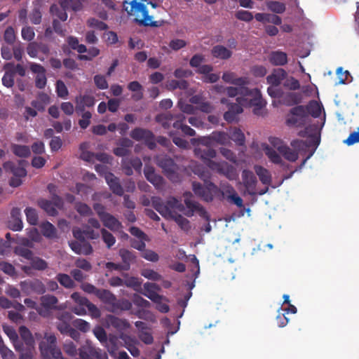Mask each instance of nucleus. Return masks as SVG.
I'll use <instances>...</instances> for the list:
<instances>
[{
  "label": "nucleus",
  "mask_w": 359,
  "mask_h": 359,
  "mask_svg": "<svg viewBox=\"0 0 359 359\" xmlns=\"http://www.w3.org/2000/svg\"><path fill=\"white\" fill-rule=\"evenodd\" d=\"M128 5L130 6V9H128V6H126L124 4L125 10L129 15H136L137 17H140V19H135V20L138 22L140 25L154 27H157L162 25L159 21L151 20V16L149 15L147 8L144 4L137 2L136 0H133L130 4H128Z\"/></svg>",
  "instance_id": "obj_4"
},
{
  "label": "nucleus",
  "mask_w": 359,
  "mask_h": 359,
  "mask_svg": "<svg viewBox=\"0 0 359 359\" xmlns=\"http://www.w3.org/2000/svg\"><path fill=\"white\" fill-rule=\"evenodd\" d=\"M67 42L72 49L76 50L79 53H83L87 51L86 46L83 44H79V40L76 37L70 36L67 37Z\"/></svg>",
  "instance_id": "obj_48"
},
{
  "label": "nucleus",
  "mask_w": 359,
  "mask_h": 359,
  "mask_svg": "<svg viewBox=\"0 0 359 359\" xmlns=\"http://www.w3.org/2000/svg\"><path fill=\"white\" fill-rule=\"evenodd\" d=\"M39 349L41 355H51L53 358L57 356V352H61L57 346V339L53 334H45L43 340L39 344Z\"/></svg>",
  "instance_id": "obj_10"
},
{
  "label": "nucleus",
  "mask_w": 359,
  "mask_h": 359,
  "mask_svg": "<svg viewBox=\"0 0 359 359\" xmlns=\"http://www.w3.org/2000/svg\"><path fill=\"white\" fill-rule=\"evenodd\" d=\"M304 109L308 114V118L310 119V116L314 118H318L321 114V106L317 101L312 100L304 107Z\"/></svg>",
  "instance_id": "obj_37"
},
{
  "label": "nucleus",
  "mask_w": 359,
  "mask_h": 359,
  "mask_svg": "<svg viewBox=\"0 0 359 359\" xmlns=\"http://www.w3.org/2000/svg\"><path fill=\"white\" fill-rule=\"evenodd\" d=\"M67 8H65L61 6L60 7L57 4H53L50 7V13L62 21H66L67 19Z\"/></svg>",
  "instance_id": "obj_47"
},
{
  "label": "nucleus",
  "mask_w": 359,
  "mask_h": 359,
  "mask_svg": "<svg viewBox=\"0 0 359 359\" xmlns=\"http://www.w3.org/2000/svg\"><path fill=\"white\" fill-rule=\"evenodd\" d=\"M156 164L163 169L166 177L173 182L179 180L177 173V165L174 160L167 155H159L156 157Z\"/></svg>",
  "instance_id": "obj_6"
},
{
  "label": "nucleus",
  "mask_w": 359,
  "mask_h": 359,
  "mask_svg": "<svg viewBox=\"0 0 359 359\" xmlns=\"http://www.w3.org/2000/svg\"><path fill=\"white\" fill-rule=\"evenodd\" d=\"M337 74L339 79L338 83L345 84L349 83L352 80V77L348 70H344L342 67L337 69Z\"/></svg>",
  "instance_id": "obj_56"
},
{
  "label": "nucleus",
  "mask_w": 359,
  "mask_h": 359,
  "mask_svg": "<svg viewBox=\"0 0 359 359\" xmlns=\"http://www.w3.org/2000/svg\"><path fill=\"white\" fill-rule=\"evenodd\" d=\"M144 292H142L143 295L151 299L153 302H157L159 299H165L163 296L158 294L156 292L160 290L159 285L154 283L147 282L144 284Z\"/></svg>",
  "instance_id": "obj_17"
},
{
  "label": "nucleus",
  "mask_w": 359,
  "mask_h": 359,
  "mask_svg": "<svg viewBox=\"0 0 359 359\" xmlns=\"http://www.w3.org/2000/svg\"><path fill=\"white\" fill-rule=\"evenodd\" d=\"M271 97L277 98L278 102L287 106L300 103L302 95L300 92L295 91H267Z\"/></svg>",
  "instance_id": "obj_7"
},
{
  "label": "nucleus",
  "mask_w": 359,
  "mask_h": 359,
  "mask_svg": "<svg viewBox=\"0 0 359 359\" xmlns=\"http://www.w3.org/2000/svg\"><path fill=\"white\" fill-rule=\"evenodd\" d=\"M212 139H213L215 143H217L221 145H226L230 143L229 135L222 131H216L212 133Z\"/></svg>",
  "instance_id": "obj_42"
},
{
  "label": "nucleus",
  "mask_w": 359,
  "mask_h": 359,
  "mask_svg": "<svg viewBox=\"0 0 359 359\" xmlns=\"http://www.w3.org/2000/svg\"><path fill=\"white\" fill-rule=\"evenodd\" d=\"M287 76V73L283 69H274L272 72L267 76L266 81L267 83L271 86L278 87L283 82Z\"/></svg>",
  "instance_id": "obj_19"
},
{
  "label": "nucleus",
  "mask_w": 359,
  "mask_h": 359,
  "mask_svg": "<svg viewBox=\"0 0 359 359\" xmlns=\"http://www.w3.org/2000/svg\"><path fill=\"white\" fill-rule=\"evenodd\" d=\"M118 255L121 257L123 265L124 266V271H128L130 264L135 262L136 256L135 253L125 248H121L118 251Z\"/></svg>",
  "instance_id": "obj_28"
},
{
  "label": "nucleus",
  "mask_w": 359,
  "mask_h": 359,
  "mask_svg": "<svg viewBox=\"0 0 359 359\" xmlns=\"http://www.w3.org/2000/svg\"><path fill=\"white\" fill-rule=\"evenodd\" d=\"M230 139L239 146L245 144V137L241 129L234 128L230 131Z\"/></svg>",
  "instance_id": "obj_45"
},
{
  "label": "nucleus",
  "mask_w": 359,
  "mask_h": 359,
  "mask_svg": "<svg viewBox=\"0 0 359 359\" xmlns=\"http://www.w3.org/2000/svg\"><path fill=\"white\" fill-rule=\"evenodd\" d=\"M4 69L11 71L13 75H15V74H18L20 76H24L26 73V69L23 65L20 64L15 65L13 62L6 63L4 66Z\"/></svg>",
  "instance_id": "obj_49"
},
{
  "label": "nucleus",
  "mask_w": 359,
  "mask_h": 359,
  "mask_svg": "<svg viewBox=\"0 0 359 359\" xmlns=\"http://www.w3.org/2000/svg\"><path fill=\"white\" fill-rule=\"evenodd\" d=\"M76 111L77 114L83 112L86 107H92L95 104V98L89 95H80L76 98Z\"/></svg>",
  "instance_id": "obj_23"
},
{
  "label": "nucleus",
  "mask_w": 359,
  "mask_h": 359,
  "mask_svg": "<svg viewBox=\"0 0 359 359\" xmlns=\"http://www.w3.org/2000/svg\"><path fill=\"white\" fill-rule=\"evenodd\" d=\"M105 180L111 191L116 195L121 196L123 195V189L120 184L119 179L111 172H107L104 176Z\"/></svg>",
  "instance_id": "obj_20"
},
{
  "label": "nucleus",
  "mask_w": 359,
  "mask_h": 359,
  "mask_svg": "<svg viewBox=\"0 0 359 359\" xmlns=\"http://www.w3.org/2000/svg\"><path fill=\"white\" fill-rule=\"evenodd\" d=\"M4 41L10 45H12L15 43L16 39V34L15 30L13 27H8L4 34Z\"/></svg>",
  "instance_id": "obj_62"
},
{
  "label": "nucleus",
  "mask_w": 359,
  "mask_h": 359,
  "mask_svg": "<svg viewBox=\"0 0 359 359\" xmlns=\"http://www.w3.org/2000/svg\"><path fill=\"white\" fill-rule=\"evenodd\" d=\"M242 183L249 195L255 196L257 194L256 191V185L257 180L254 173L249 170H243L241 174Z\"/></svg>",
  "instance_id": "obj_15"
},
{
  "label": "nucleus",
  "mask_w": 359,
  "mask_h": 359,
  "mask_svg": "<svg viewBox=\"0 0 359 359\" xmlns=\"http://www.w3.org/2000/svg\"><path fill=\"white\" fill-rule=\"evenodd\" d=\"M56 280L61 285L67 289H72L76 286L74 281L66 273H58Z\"/></svg>",
  "instance_id": "obj_43"
},
{
  "label": "nucleus",
  "mask_w": 359,
  "mask_h": 359,
  "mask_svg": "<svg viewBox=\"0 0 359 359\" xmlns=\"http://www.w3.org/2000/svg\"><path fill=\"white\" fill-rule=\"evenodd\" d=\"M87 25L90 27L95 28L98 30L103 31L108 29V26L106 23L95 18H90L87 20Z\"/></svg>",
  "instance_id": "obj_59"
},
{
  "label": "nucleus",
  "mask_w": 359,
  "mask_h": 359,
  "mask_svg": "<svg viewBox=\"0 0 359 359\" xmlns=\"http://www.w3.org/2000/svg\"><path fill=\"white\" fill-rule=\"evenodd\" d=\"M184 203L189 209L188 212L185 213L187 217H191L195 212L206 221H210V215L206 210L198 202L191 199L192 194L190 191L184 194Z\"/></svg>",
  "instance_id": "obj_9"
},
{
  "label": "nucleus",
  "mask_w": 359,
  "mask_h": 359,
  "mask_svg": "<svg viewBox=\"0 0 359 359\" xmlns=\"http://www.w3.org/2000/svg\"><path fill=\"white\" fill-rule=\"evenodd\" d=\"M130 137L136 141L143 140L151 150L154 149L156 147L154 135L149 130L136 128L130 132Z\"/></svg>",
  "instance_id": "obj_12"
},
{
  "label": "nucleus",
  "mask_w": 359,
  "mask_h": 359,
  "mask_svg": "<svg viewBox=\"0 0 359 359\" xmlns=\"http://www.w3.org/2000/svg\"><path fill=\"white\" fill-rule=\"evenodd\" d=\"M107 321L109 325L116 328L119 331H123L128 329L130 326L126 320L121 319L114 316H109Z\"/></svg>",
  "instance_id": "obj_35"
},
{
  "label": "nucleus",
  "mask_w": 359,
  "mask_h": 359,
  "mask_svg": "<svg viewBox=\"0 0 359 359\" xmlns=\"http://www.w3.org/2000/svg\"><path fill=\"white\" fill-rule=\"evenodd\" d=\"M254 170L262 184L265 185H269L271 184V175L266 168L262 165H255Z\"/></svg>",
  "instance_id": "obj_32"
},
{
  "label": "nucleus",
  "mask_w": 359,
  "mask_h": 359,
  "mask_svg": "<svg viewBox=\"0 0 359 359\" xmlns=\"http://www.w3.org/2000/svg\"><path fill=\"white\" fill-rule=\"evenodd\" d=\"M96 297L104 304L111 306L116 302V296L109 290L99 289Z\"/></svg>",
  "instance_id": "obj_31"
},
{
  "label": "nucleus",
  "mask_w": 359,
  "mask_h": 359,
  "mask_svg": "<svg viewBox=\"0 0 359 359\" xmlns=\"http://www.w3.org/2000/svg\"><path fill=\"white\" fill-rule=\"evenodd\" d=\"M60 6L62 8L72 9L74 11H81L83 4L81 0H58Z\"/></svg>",
  "instance_id": "obj_40"
},
{
  "label": "nucleus",
  "mask_w": 359,
  "mask_h": 359,
  "mask_svg": "<svg viewBox=\"0 0 359 359\" xmlns=\"http://www.w3.org/2000/svg\"><path fill=\"white\" fill-rule=\"evenodd\" d=\"M11 149L14 155L20 158H27L31 154V150L29 146L18 144H11Z\"/></svg>",
  "instance_id": "obj_34"
},
{
  "label": "nucleus",
  "mask_w": 359,
  "mask_h": 359,
  "mask_svg": "<svg viewBox=\"0 0 359 359\" xmlns=\"http://www.w3.org/2000/svg\"><path fill=\"white\" fill-rule=\"evenodd\" d=\"M151 203L152 207L164 218L170 219L172 217L174 212L169 208L166 203L163 202L161 198L153 196L151 199Z\"/></svg>",
  "instance_id": "obj_18"
},
{
  "label": "nucleus",
  "mask_w": 359,
  "mask_h": 359,
  "mask_svg": "<svg viewBox=\"0 0 359 359\" xmlns=\"http://www.w3.org/2000/svg\"><path fill=\"white\" fill-rule=\"evenodd\" d=\"M11 229L15 231H20L23 227L21 219V211L18 208H13L11 212V220L8 222Z\"/></svg>",
  "instance_id": "obj_24"
},
{
  "label": "nucleus",
  "mask_w": 359,
  "mask_h": 359,
  "mask_svg": "<svg viewBox=\"0 0 359 359\" xmlns=\"http://www.w3.org/2000/svg\"><path fill=\"white\" fill-rule=\"evenodd\" d=\"M65 353L71 357H74L77 355L76 346L72 341H66L62 346Z\"/></svg>",
  "instance_id": "obj_60"
},
{
  "label": "nucleus",
  "mask_w": 359,
  "mask_h": 359,
  "mask_svg": "<svg viewBox=\"0 0 359 359\" xmlns=\"http://www.w3.org/2000/svg\"><path fill=\"white\" fill-rule=\"evenodd\" d=\"M27 221L31 225H36L38 223V214L35 209L32 208H27L25 210Z\"/></svg>",
  "instance_id": "obj_57"
},
{
  "label": "nucleus",
  "mask_w": 359,
  "mask_h": 359,
  "mask_svg": "<svg viewBox=\"0 0 359 359\" xmlns=\"http://www.w3.org/2000/svg\"><path fill=\"white\" fill-rule=\"evenodd\" d=\"M121 339L124 340L125 347L133 356L137 357L140 355V351L139 348L135 346V341L133 339L128 336H125L124 337H121Z\"/></svg>",
  "instance_id": "obj_44"
},
{
  "label": "nucleus",
  "mask_w": 359,
  "mask_h": 359,
  "mask_svg": "<svg viewBox=\"0 0 359 359\" xmlns=\"http://www.w3.org/2000/svg\"><path fill=\"white\" fill-rule=\"evenodd\" d=\"M71 249L77 255H89L93 253L92 245L86 241H72L69 243Z\"/></svg>",
  "instance_id": "obj_22"
},
{
  "label": "nucleus",
  "mask_w": 359,
  "mask_h": 359,
  "mask_svg": "<svg viewBox=\"0 0 359 359\" xmlns=\"http://www.w3.org/2000/svg\"><path fill=\"white\" fill-rule=\"evenodd\" d=\"M298 135L302 137H308L306 140H294L291 142V146L298 151H306L312 148L309 155L303 160L301 166L305 165L306 161L313 155L318 146L320 144V139L318 134V126L316 125H310L304 130L298 133Z\"/></svg>",
  "instance_id": "obj_3"
},
{
  "label": "nucleus",
  "mask_w": 359,
  "mask_h": 359,
  "mask_svg": "<svg viewBox=\"0 0 359 359\" xmlns=\"http://www.w3.org/2000/svg\"><path fill=\"white\" fill-rule=\"evenodd\" d=\"M4 332L8 337L10 340L13 344L15 349L17 351H23V344L19 339V337L15 331V330L11 326H4L3 327Z\"/></svg>",
  "instance_id": "obj_26"
},
{
  "label": "nucleus",
  "mask_w": 359,
  "mask_h": 359,
  "mask_svg": "<svg viewBox=\"0 0 359 359\" xmlns=\"http://www.w3.org/2000/svg\"><path fill=\"white\" fill-rule=\"evenodd\" d=\"M20 286L22 292L26 295H29L32 293L42 294L46 292L45 285L39 279L22 281L20 283Z\"/></svg>",
  "instance_id": "obj_13"
},
{
  "label": "nucleus",
  "mask_w": 359,
  "mask_h": 359,
  "mask_svg": "<svg viewBox=\"0 0 359 359\" xmlns=\"http://www.w3.org/2000/svg\"><path fill=\"white\" fill-rule=\"evenodd\" d=\"M222 80L226 83L241 88V90H250L245 87L250 83V79L248 76L238 77L235 72L227 71L223 73Z\"/></svg>",
  "instance_id": "obj_14"
},
{
  "label": "nucleus",
  "mask_w": 359,
  "mask_h": 359,
  "mask_svg": "<svg viewBox=\"0 0 359 359\" xmlns=\"http://www.w3.org/2000/svg\"><path fill=\"white\" fill-rule=\"evenodd\" d=\"M268 8L276 13H283L285 11V6L283 3L276 1H270L267 3Z\"/></svg>",
  "instance_id": "obj_58"
},
{
  "label": "nucleus",
  "mask_w": 359,
  "mask_h": 359,
  "mask_svg": "<svg viewBox=\"0 0 359 359\" xmlns=\"http://www.w3.org/2000/svg\"><path fill=\"white\" fill-rule=\"evenodd\" d=\"M22 162L20 161L19 165H16L13 161H8L3 164V168L6 172L12 173L13 176L25 177L27 175V170L22 165Z\"/></svg>",
  "instance_id": "obj_21"
},
{
  "label": "nucleus",
  "mask_w": 359,
  "mask_h": 359,
  "mask_svg": "<svg viewBox=\"0 0 359 359\" xmlns=\"http://www.w3.org/2000/svg\"><path fill=\"white\" fill-rule=\"evenodd\" d=\"M170 219L175 220L182 229L188 231L190 229L189 221L182 215L173 213L172 217Z\"/></svg>",
  "instance_id": "obj_55"
},
{
  "label": "nucleus",
  "mask_w": 359,
  "mask_h": 359,
  "mask_svg": "<svg viewBox=\"0 0 359 359\" xmlns=\"http://www.w3.org/2000/svg\"><path fill=\"white\" fill-rule=\"evenodd\" d=\"M192 190L196 196L204 201L211 202L218 191V187L210 181H205L204 185L194 181L192 182Z\"/></svg>",
  "instance_id": "obj_5"
},
{
  "label": "nucleus",
  "mask_w": 359,
  "mask_h": 359,
  "mask_svg": "<svg viewBox=\"0 0 359 359\" xmlns=\"http://www.w3.org/2000/svg\"><path fill=\"white\" fill-rule=\"evenodd\" d=\"M278 151L289 161L294 162L298 159V150H292L287 146L278 147Z\"/></svg>",
  "instance_id": "obj_36"
},
{
  "label": "nucleus",
  "mask_w": 359,
  "mask_h": 359,
  "mask_svg": "<svg viewBox=\"0 0 359 359\" xmlns=\"http://www.w3.org/2000/svg\"><path fill=\"white\" fill-rule=\"evenodd\" d=\"M79 355L81 359H108L106 352L99 348L95 347L92 344L86 342L79 349Z\"/></svg>",
  "instance_id": "obj_11"
},
{
  "label": "nucleus",
  "mask_w": 359,
  "mask_h": 359,
  "mask_svg": "<svg viewBox=\"0 0 359 359\" xmlns=\"http://www.w3.org/2000/svg\"><path fill=\"white\" fill-rule=\"evenodd\" d=\"M250 73L256 78H262L267 73L266 68L263 65H256L250 67Z\"/></svg>",
  "instance_id": "obj_61"
},
{
  "label": "nucleus",
  "mask_w": 359,
  "mask_h": 359,
  "mask_svg": "<svg viewBox=\"0 0 359 359\" xmlns=\"http://www.w3.org/2000/svg\"><path fill=\"white\" fill-rule=\"evenodd\" d=\"M41 233L47 238L52 239L57 237V229L50 222L46 221L39 225Z\"/></svg>",
  "instance_id": "obj_33"
},
{
  "label": "nucleus",
  "mask_w": 359,
  "mask_h": 359,
  "mask_svg": "<svg viewBox=\"0 0 359 359\" xmlns=\"http://www.w3.org/2000/svg\"><path fill=\"white\" fill-rule=\"evenodd\" d=\"M214 57L221 60H228L232 56V52L222 45H216L211 50Z\"/></svg>",
  "instance_id": "obj_30"
},
{
  "label": "nucleus",
  "mask_w": 359,
  "mask_h": 359,
  "mask_svg": "<svg viewBox=\"0 0 359 359\" xmlns=\"http://www.w3.org/2000/svg\"><path fill=\"white\" fill-rule=\"evenodd\" d=\"M14 252L15 255L22 257L29 261H30L34 256V253L31 250L22 245L16 246L14 248Z\"/></svg>",
  "instance_id": "obj_53"
},
{
  "label": "nucleus",
  "mask_w": 359,
  "mask_h": 359,
  "mask_svg": "<svg viewBox=\"0 0 359 359\" xmlns=\"http://www.w3.org/2000/svg\"><path fill=\"white\" fill-rule=\"evenodd\" d=\"M265 154L270 159V161L275 164L283 165V160L280 156L277 153L276 150L266 145L264 148Z\"/></svg>",
  "instance_id": "obj_46"
},
{
  "label": "nucleus",
  "mask_w": 359,
  "mask_h": 359,
  "mask_svg": "<svg viewBox=\"0 0 359 359\" xmlns=\"http://www.w3.org/2000/svg\"><path fill=\"white\" fill-rule=\"evenodd\" d=\"M175 114L170 113L161 114L156 116V122L161 123L165 129H168L174 121Z\"/></svg>",
  "instance_id": "obj_41"
},
{
  "label": "nucleus",
  "mask_w": 359,
  "mask_h": 359,
  "mask_svg": "<svg viewBox=\"0 0 359 359\" xmlns=\"http://www.w3.org/2000/svg\"><path fill=\"white\" fill-rule=\"evenodd\" d=\"M343 142L348 146L359 143V127L357 128L356 131L351 133L348 137L344 140Z\"/></svg>",
  "instance_id": "obj_64"
},
{
  "label": "nucleus",
  "mask_w": 359,
  "mask_h": 359,
  "mask_svg": "<svg viewBox=\"0 0 359 359\" xmlns=\"http://www.w3.org/2000/svg\"><path fill=\"white\" fill-rule=\"evenodd\" d=\"M132 302L126 299L117 300L116 298L115 304L112 305L114 311L116 310L129 311L132 309Z\"/></svg>",
  "instance_id": "obj_52"
},
{
  "label": "nucleus",
  "mask_w": 359,
  "mask_h": 359,
  "mask_svg": "<svg viewBox=\"0 0 359 359\" xmlns=\"http://www.w3.org/2000/svg\"><path fill=\"white\" fill-rule=\"evenodd\" d=\"M269 60L273 65L283 66L287 63V55L283 51H272L269 56Z\"/></svg>",
  "instance_id": "obj_29"
},
{
  "label": "nucleus",
  "mask_w": 359,
  "mask_h": 359,
  "mask_svg": "<svg viewBox=\"0 0 359 359\" xmlns=\"http://www.w3.org/2000/svg\"><path fill=\"white\" fill-rule=\"evenodd\" d=\"M144 174L146 179L151 182L156 189H162L164 184V179L162 176L155 172L154 167L145 165Z\"/></svg>",
  "instance_id": "obj_16"
},
{
  "label": "nucleus",
  "mask_w": 359,
  "mask_h": 359,
  "mask_svg": "<svg viewBox=\"0 0 359 359\" xmlns=\"http://www.w3.org/2000/svg\"><path fill=\"white\" fill-rule=\"evenodd\" d=\"M141 275L149 280L154 281L160 280L162 278L161 275H160L156 271L149 269H143L141 272Z\"/></svg>",
  "instance_id": "obj_63"
},
{
  "label": "nucleus",
  "mask_w": 359,
  "mask_h": 359,
  "mask_svg": "<svg viewBox=\"0 0 359 359\" xmlns=\"http://www.w3.org/2000/svg\"><path fill=\"white\" fill-rule=\"evenodd\" d=\"M38 205L50 216H56L58 213L52 201L49 200L41 198L38 200Z\"/></svg>",
  "instance_id": "obj_39"
},
{
  "label": "nucleus",
  "mask_w": 359,
  "mask_h": 359,
  "mask_svg": "<svg viewBox=\"0 0 359 359\" xmlns=\"http://www.w3.org/2000/svg\"><path fill=\"white\" fill-rule=\"evenodd\" d=\"M19 333L23 342L26 346V349L33 350L34 347V339L30 330L25 326L22 325L19 327ZM25 348L23 347V351Z\"/></svg>",
  "instance_id": "obj_25"
},
{
  "label": "nucleus",
  "mask_w": 359,
  "mask_h": 359,
  "mask_svg": "<svg viewBox=\"0 0 359 359\" xmlns=\"http://www.w3.org/2000/svg\"><path fill=\"white\" fill-rule=\"evenodd\" d=\"M29 262L32 269L37 271H44L48 266L47 262L39 257L33 256Z\"/></svg>",
  "instance_id": "obj_50"
},
{
  "label": "nucleus",
  "mask_w": 359,
  "mask_h": 359,
  "mask_svg": "<svg viewBox=\"0 0 359 359\" xmlns=\"http://www.w3.org/2000/svg\"><path fill=\"white\" fill-rule=\"evenodd\" d=\"M100 233L103 242L106 244L107 248L110 249L115 244L116 238L111 233L104 228L100 230Z\"/></svg>",
  "instance_id": "obj_51"
},
{
  "label": "nucleus",
  "mask_w": 359,
  "mask_h": 359,
  "mask_svg": "<svg viewBox=\"0 0 359 359\" xmlns=\"http://www.w3.org/2000/svg\"><path fill=\"white\" fill-rule=\"evenodd\" d=\"M228 91L229 97H235L236 102H229L228 99L222 98L221 103L227 104L229 109L224 114V118L227 122H232L236 116L243 112V107H253V112L258 116L263 115V108L266 102L262 99L261 91Z\"/></svg>",
  "instance_id": "obj_1"
},
{
  "label": "nucleus",
  "mask_w": 359,
  "mask_h": 359,
  "mask_svg": "<svg viewBox=\"0 0 359 359\" xmlns=\"http://www.w3.org/2000/svg\"><path fill=\"white\" fill-rule=\"evenodd\" d=\"M309 120L304 106L298 105L291 109L286 123L290 126H302L305 125Z\"/></svg>",
  "instance_id": "obj_8"
},
{
  "label": "nucleus",
  "mask_w": 359,
  "mask_h": 359,
  "mask_svg": "<svg viewBox=\"0 0 359 359\" xmlns=\"http://www.w3.org/2000/svg\"><path fill=\"white\" fill-rule=\"evenodd\" d=\"M41 306L48 310H53L56 309V304L58 302L57 298L51 294L43 295L40 298Z\"/></svg>",
  "instance_id": "obj_38"
},
{
  "label": "nucleus",
  "mask_w": 359,
  "mask_h": 359,
  "mask_svg": "<svg viewBox=\"0 0 359 359\" xmlns=\"http://www.w3.org/2000/svg\"><path fill=\"white\" fill-rule=\"evenodd\" d=\"M101 222L106 228L112 231H117L123 227L121 222L110 213L105 215V217L101 219Z\"/></svg>",
  "instance_id": "obj_27"
},
{
  "label": "nucleus",
  "mask_w": 359,
  "mask_h": 359,
  "mask_svg": "<svg viewBox=\"0 0 359 359\" xmlns=\"http://www.w3.org/2000/svg\"><path fill=\"white\" fill-rule=\"evenodd\" d=\"M194 153L196 158L201 159L212 170L224 175L228 178H231L233 175L235 169L232 165L226 162L219 163L212 160L217 155L213 148L197 146L194 148Z\"/></svg>",
  "instance_id": "obj_2"
},
{
  "label": "nucleus",
  "mask_w": 359,
  "mask_h": 359,
  "mask_svg": "<svg viewBox=\"0 0 359 359\" xmlns=\"http://www.w3.org/2000/svg\"><path fill=\"white\" fill-rule=\"evenodd\" d=\"M226 192L229 194L228 196V198L238 208H242L243 206V199L238 195L235 189L230 187L226 190Z\"/></svg>",
  "instance_id": "obj_54"
}]
</instances>
